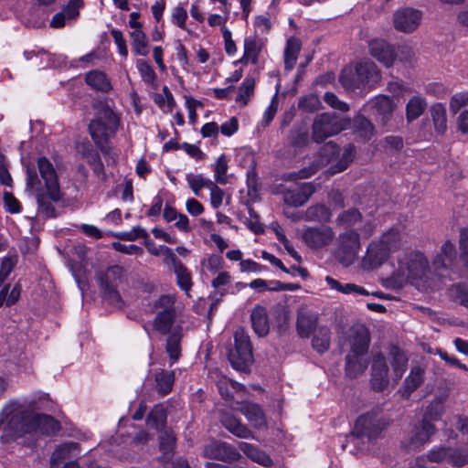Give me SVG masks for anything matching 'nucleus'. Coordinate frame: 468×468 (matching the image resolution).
I'll return each mask as SVG.
<instances>
[{"label": "nucleus", "mask_w": 468, "mask_h": 468, "mask_svg": "<svg viewBox=\"0 0 468 468\" xmlns=\"http://www.w3.org/2000/svg\"><path fill=\"white\" fill-rule=\"evenodd\" d=\"M355 155V147L348 145L345 148L342 154L341 160L337 163L334 168V173L341 172L345 170L348 165L353 161Z\"/></svg>", "instance_id": "69168bd1"}, {"label": "nucleus", "mask_w": 468, "mask_h": 468, "mask_svg": "<svg viewBox=\"0 0 468 468\" xmlns=\"http://www.w3.org/2000/svg\"><path fill=\"white\" fill-rule=\"evenodd\" d=\"M369 335L364 326L358 327L351 336V351L346 358V372L349 378H356L367 367V352Z\"/></svg>", "instance_id": "39448f33"}, {"label": "nucleus", "mask_w": 468, "mask_h": 468, "mask_svg": "<svg viewBox=\"0 0 468 468\" xmlns=\"http://www.w3.org/2000/svg\"><path fill=\"white\" fill-rule=\"evenodd\" d=\"M300 51V45L294 39L287 41L284 50V67L285 69L291 70L297 60L298 53Z\"/></svg>", "instance_id": "a18cd8bd"}, {"label": "nucleus", "mask_w": 468, "mask_h": 468, "mask_svg": "<svg viewBox=\"0 0 468 468\" xmlns=\"http://www.w3.org/2000/svg\"><path fill=\"white\" fill-rule=\"evenodd\" d=\"M79 451V444L77 442H66L58 446L51 455V463L58 464L65 459L70 457V452Z\"/></svg>", "instance_id": "37998d69"}, {"label": "nucleus", "mask_w": 468, "mask_h": 468, "mask_svg": "<svg viewBox=\"0 0 468 468\" xmlns=\"http://www.w3.org/2000/svg\"><path fill=\"white\" fill-rule=\"evenodd\" d=\"M234 340L235 347L230 350L229 360L235 369L244 371L253 359L250 337L243 330H238Z\"/></svg>", "instance_id": "1a4fd4ad"}, {"label": "nucleus", "mask_w": 468, "mask_h": 468, "mask_svg": "<svg viewBox=\"0 0 468 468\" xmlns=\"http://www.w3.org/2000/svg\"><path fill=\"white\" fill-rule=\"evenodd\" d=\"M339 246H338V255L340 257V261L344 264L351 263L356 257L359 248V235L355 230H347L338 238Z\"/></svg>", "instance_id": "4468645a"}, {"label": "nucleus", "mask_w": 468, "mask_h": 468, "mask_svg": "<svg viewBox=\"0 0 468 468\" xmlns=\"http://www.w3.org/2000/svg\"><path fill=\"white\" fill-rule=\"evenodd\" d=\"M427 107L426 101L419 96L412 97L406 107L407 119L412 121L420 117Z\"/></svg>", "instance_id": "a19ab883"}, {"label": "nucleus", "mask_w": 468, "mask_h": 468, "mask_svg": "<svg viewBox=\"0 0 468 468\" xmlns=\"http://www.w3.org/2000/svg\"><path fill=\"white\" fill-rule=\"evenodd\" d=\"M123 268L119 265L109 267L106 271L97 274L100 288L103 292L104 298L112 304L121 303V296L116 290L122 282Z\"/></svg>", "instance_id": "9d476101"}, {"label": "nucleus", "mask_w": 468, "mask_h": 468, "mask_svg": "<svg viewBox=\"0 0 468 468\" xmlns=\"http://www.w3.org/2000/svg\"><path fill=\"white\" fill-rule=\"evenodd\" d=\"M251 324L254 332L261 337L265 336L270 330V324L266 308L257 305L250 314Z\"/></svg>", "instance_id": "bb28decb"}, {"label": "nucleus", "mask_w": 468, "mask_h": 468, "mask_svg": "<svg viewBox=\"0 0 468 468\" xmlns=\"http://www.w3.org/2000/svg\"><path fill=\"white\" fill-rule=\"evenodd\" d=\"M173 271L176 274V285L185 292L187 296H190L189 292L193 286L190 271L184 264L177 266Z\"/></svg>", "instance_id": "f704fd0d"}, {"label": "nucleus", "mask_w": 468, "mask_h": 468, "mask_svg": "<svg viewBox=\"0 0 468 468\" xmlns=\"http://www.w3.org/2000/svg\"><path fill=\"white\" fill-rule=\"evenodd\" d=\"M318 170V165L312 164L309 166L303 167L297 172L287 173L283 176V179L295 181L298 179H304L314 176Z\"/></svg>", "instance_id": "5fc2aeb1"}, {"label": "nucleus", "mask_w": 468, "mask_h": 468, "mask_svg": "<svg viewBox=\"0 0 468 468\" xmlns=\"http://www.w3.org/2000/svg\"><path fill=\"white\" fill-rule=\"evenodd\" d=\"M331 211L324 205H315L307 208L305 212V219L309 221L326 222L331 218Z\"/></svg>", "instance_id": "4c0bfd02"}, {"label": "nucleus", "mask_w": 468, "mask_h": 468, "mask_svg": "<svg viewBox=\"0 0 468 468\" xmlns=\"http://www.w3.org/2000/svg\"><path fill=\"white\" fill-rule=\"evenodd\" d=\"M187 12L181 6L176 5L172 9L171 22L183 30H186Z\"/></svg>", "instance_id": "052dcab7"}, {"label": "nucleus", "mask_w": 468, "mask_h": 468, "mask_svg": "<svg viewBox=\"0 0 468 468\" xmlns=\"http://www.w3.org/2000/svg\"><path fill=\"white\" fill-rule=\"evenodd\" d=\"M468 463V449L451 448L450 464L461 467Z\"/></svg>", "instance_id": "0e129e2a"}, {"label": "nucleus", "mask_w": 468, "mask_h": 468, "mask_svg": "<svg viewBox=\"0 0 468 468\" xmlns=\"http://www.w3.org/2000/svg\"><path fill=\"white\" fill-rule=\"evenodd\" d=\"M403 239V234L399 228H391L384 232L379 239L386 247H389L390 250H394L399 247Z\"/></svg>", "instance_id": "79ce46f5"}, {"label": "nucleus", "mask_w": 468, "mask_h": 468, "mask_svg": "<svg viewBox=\"0 0 468 468\" xmlns=\"http://www.w3.org/2000/svg\"><path fill=\"white\" fill-rule=\"evenodd\" d=\"M262 42L256 36H250L244 38V52L242 58L239 60L241 64L249 62L256 65L259 61V56L262 49Z\"/></svg>", "instance_id": "5701e85b"}, {"label": "nucleus", "mask_w": 468, "mask_h": 468, "mask_svg": "<svg viewBox=\"0 0 468 468\" xmlns=\"http://www.w3.org/2000/svg\"><path fill=\"white\" fill-rule=\"evenodd\" d=\"M435 426L422 420L418 425H415L410 432L407 447L410 450H419L430 441V438L435 433Z\"/></svg>", "instance_id": "dca6fc26"}, {"label": "nucleus", "mask_w": 468, "mask_h": 468, "mask_svg": "<svg viewBox=\"0 0 468 468\" xmlns=\"http://www.w3.org/2000/svg\"><path fill=\"white\" fill-rule=\"evenodd\" d=\"M254 89L255 80L253 78H246L239 88L236 102L241 106L247 105L254 94Z\"/></svg>", "instance_id": "58836bf2"}, {"label": "nucleus", "mask_w": 468, "mask_h": 468, "mask_svg": "<svg viewBox=\"0 0 468 468\" xmlns=\"http://www.w3.org/2000/svg\"><path fill=\"white\" fill-rule=\"evenodd\" d=\"M388 367L382 354L374 356L370 383L374 390L381 391L388 385Z\"/></svg>", "instance_id": "f3484780"}, {"label": "nucleus", "mask_w": 468, "mask_h": 468, "mask_svg": "<svg viewBox=\"0 0 468 468\" xmlns=\"http://www.w3.org/2000/svg\"><path fill=\"white\" fill-rule=\"evenodd\" d=\"M180 341L181 334L179 332L172 333L166 342V352L174 361H176L180 356Z\"/></svg>", "instance_id": "3c124183"}, {"label": "nucleus", "mask_w": 468, "mask_h": 468, "mask_svg": "<svg viewBox=\"0 0 468 468\" xmlns=\"http://www.w3.org/2000/svg\"><path fill=\"white\" fill-rule=\"evenodd\" d=\"M321 101L318 96L308 94L299 99L298 108L307 112H314L320 109Z\"/></svg>", "instance_id": "603ef678"}, {"label": "nucleus", "mask_w": 468, "mask_h": 468, "mask_svg": "<svg viewBox=\"0 0 468 468\" xmlns=\"http://www.w3.org/2000/svg\"><path fill=\"white\" fill-rule=\"evenodd\" d=\"M346 127V122L335 113H321L315 116L312 125V139L317 144L336 135Z\"/></svg>", "instance_id": "6e6552de"}, {"label": "nucleus", "mask_w": 468, "mask_h": 468, "mask_svg": "<svg viewBox=\"0 0 468 468\" xmlns=\"http://www.w3.org/2000/svg\"><path fill=\"white\" fill-rule=\"evenodd\" d=\"M228 171V162L225 155H220L214 166L215 179L219 184H226V174Z\"/></svg>", "instance_id": "680f3d73"}, {"label": "nucleus", "mask_w": 468, "mask_h": 468, "mask_svg": "<svg viewBox=\"0 0 468 468\" xmlns=\"http://www.w3.org/2000/svg\"><path fill=\"white\" fill-rule=\"evenodd\" d=\"M174 380L175 377L172 371L162 370L155 376L158 389L163 395H166L172 390Z\"/></svg>", "instance_id": "49530a36"}, {"label": "nucleus", "mask_w": 468, "mask_h": 468, "mask_svg": "<svg viewBox=\"0 0 468 468\" xmlns=\"http://www.w3.org/2000/svg\"><path fill=\"white\" fill-rule=\"evenodd\" d=\"M24 57L27 60L33 58H37L40 57L39 62L35 63L37 69H45L47 67H57L64 62V58L61 55L50 54L43 49L39 50H26Z\"/></svg>", "instance_id": "4be33fe9"}, {"label": "nucleus", "mask_w": 468, "mask_h": 468, "mask_svg": "<svg viewBox=\"0 0 468 468\" xmlns=\"http://www.w3.org/2000/svg\"><path fill=\"white\" fill-rule=\"evenodd\" d=\"M317 315L309 310H300L297 314V332L301 337H309L314 330Z\"/></svg>", "instance_id": "a878e982"}, {"label": "nucleus", "mask_w": 468, "mask_h": 468, "mask_svg": "<svg viewBox=\"0 0 468 468\" xmlns=\"http://www.w3.org/2000/svg\"><path fill=\"white\" fill-rule=\"evenodd\" d=\"M186 181L189 185V187L193 191L196 196H199L200 191L203 187L209 188L212 186L213 181L210 179L205 178L202 175L193 176L187 175Z\"/></svg>", "instance_id": "09e8293b"}, {"label": "nucleus", "mask_w": 468, "mask_h": 468, "mask_svg": "<svg viewBox=\"0 0 468 468\" xmlns=\"http://www.w3.org/2000/svg\"><path fill=\"white\" fill-rule=\"evenodd\" d=\"M424 369L420 367H414L411 368L410 375L404 381L403 394L410 396L416 390L424 380Z\"/></svg>", "instance_id": "473e14b6"}, {"label": "nucleus", "mask_w": 468, "mask_h": 468, "mask_svg": "<svg viewBox=\"0 0 468 468\" xmlns=\"http://www.w3.org/2000/svg\"><path fill=\"white\" fill-rule=\"evenodd\" d=\"M450 447H434L427 454V458L433 463L447 462L450 463Z\"/></svg>", "instance_id": "13d9d810"}, {"label": "nucleus", "mask_w": 468, "mask_h": 468, "mask_svg": "<svg viewBox=\"0 0 468 468\" xmlns=\"http://www.w3.org/2000/svg\"><path fill=\"white\" fill-rule=\"evenodd\" d=\"M460 257L468 265V228L463 229L459 238Z\"/></svg>", "instance_id": "774afa93"}, {"label": "nucleus", "mask_w": 468, "mask_h": 468, "mask_svg": "<svg viewBox=\"0 0 468 468\" xmlns=\"http://www.w3.org/2000/svg\"><path fill=\"white\" fill-rule=\"evenodd\" d=\"M369 52L386 67H391L396 59V53L391 45L383 39H375L369 43Z\"/></svg>", "instance_id": "aec40b11"}, {"label": "nucleus", "mask_w": 468, "mask_h": 468, "mask_svg": "<svg viewBox=\"0 0 468 468\" xmlns=\"http://www.w3.org/2000/svg\"><path fill=\"white\" fill-rule=\"evenodd\" d=\"M37 167L44 186H41L37 173L27 168V189L36 196L38 214L47 218H54L56 217L54 204L59 202L63 197L58 176L53 165L46 157L38 158Z\"/></svg>", "instance_id": "f03ea898"}, {"label": "nucleus", "mask_w": 468, "mask_h": 468, "mask_svg": "<svg viewBox=\"0 0 468 468\" xmlns=\"http://www.w3.org/2000/svg\"><path fill=\"white\" fill-rule=\"evenodd\" d=\"M204 454L207 458L222 461H234L239 456L235 449L226 443L218 441L207 444L204 449Z\"/></svg>", "instance_id": "412c9836"}, {"label": "nucleus", "mask_w": 468, "mask_h": 468, "mask_svg": "<svg viewBox=\"0 0 468 468\" xmlns=\"http://www.w3.org/2000/svg\"><path fill=\"white\" fill-rule=\"evenodd\" d=\"M455 259H456L455 245L452 241L446 240L441 245V247L440 249V252L434 258L433 266L437 270L448 269L452 265Z\"/></svg>", "instance_id": "b1692460"}, {"label": "nucleus", "mask_w": 468, "mask_h": 468, "mask_svg": "<svg viewBox=\"0 0 468 468\" xmlns=\"http://www.w3.org/2000/svg\"><path fill=\"white\" fill-rule=\"evenodd\" d=\"M354 127L356 133L363 140H368L373 135V125L367 119L361 115L355 118Z\"/></svg>", "instance_id": "de8ad7c7"}, {"label": "nucleus", "mask_w": 468, "mask_h": 468, "mask_svg": "<svg viewBox=\"0 0 468 468\" xmlns=\"http://www.w3.org/2000/svg\"><path fill=\"white\" fill-rule=\"evenodd\" d=\"M429 273L425 255L417 250L407 251L399 256L397 268L385 279L384 284L390 289H400L409 282L415 286L425 285Z\"/></svg>", "instance_id": "7ed1b4c3"}, {"label": "nucleus", "mask_w": 468, "mask_h": 468, "mask_svg": "<svg viewBox=\"0 0 468 468\" xmlns=\"http://www.w3.org/2000/svg\"><path fill=\"white\" fill-rule=\"evenodd\" d=\"M0 425L5 436L21 438L25 434L53 435L60 429L52 416L37 413L18 400L7 402L0 413Z\"/></svg>", "instance_id": "f257e3e1"}, {"label": "nucleus", "mask_w": 468, "mask_h": 468, "mask_svg": "<svg viewBox=\"0 0 468 468\" xmlns=\"http://www.w3.org/2000/svg\"><path fill=\"white\" fill-rule=\"evenodd\" d=\"M119 127V118L108 106L100 109L95 119L89 124L90 134L98 146H102L107 140L115 134Z\"/></svg>", "instance_id": "0eeeda50"}, {"label": "nucleus", "mask_w": 468, "mask_h": 468, "mask_svg": "<svg viewBox=\"0 0 468 468\" xmlns=\"http://www.w3.org/2000/svg\"><path fill=\"white\" fill-rule=\"evenodd\" d=\"M361 219V214L357 209L344 211L337 217V223L343 227L356 225Z\"/></svg>", "instance_id": "6e6d98bb"}, {"label": "nucleus", "mask_w": 468, "mask_h": 468, "mask_svg": "<svg viewBox=\"0 0 468 468\" xmlns=\"http://www.w3.org/2000/svg\"><path fill=\"white\" fill-rule=\"evenodd\" d=\"M393 379L399 381L407 369L408 358L403 351L397 346H392L389 351Z\"/></svg>", "instance_id": "cd10ccee"}, {"label": "nucleus", "mask_w": 468, "mask_h": 468, "mask_svg": "<svg viewBox=\"0 0 468 468\" xmlns=\"http://www.w3.org/2000/svg\"><path fill=\"white\" fill-rule=\"evenodd\" d=\"M301 238L311 250H320L333 241L335 233L331 227L325 225L305 227L302 230Z\"/></svg>", "instance_id": "f8f14e48"}, {"label": "nucleus", "mask_w": 468, "mask_h": 468, "mask_svg": "<svg viewBox=\"0 0 468 468\" xmlns=\"http://www.w3.org/2000/svg\"><path fill=\"white\" fill-rule=\"evenodd\" d=\"M379 79L380 75L376 64L366 60L357 63L355 69H345L339 77V81L345 89L355 90L377 83Z\"/></svg>", "instance_id": "423d86ee"}, {"label": "nucleus", "mask_w": 468, "mask_h": 468, "mask_svg": "<svg viewBox=\"0 0 468 468\" xmlns=\"http://www.w3.org/2000/svg\"><path fill=\"white\" fill-rule=\"evenodd\" d=\"M133 51L141 56L148 54L146 36L142 29L133 30L130 33Z\"/></svg>", "instance_id": "c03bdc74"}, {"label": "nucleus", "mask_w": 468, "mask_h": 468, "mask_svg": "<svg viewBox=\"0 0 468 468\" xmlns=\"http://www.w3.org/2000/svg\"><path fill=\"white\" fill-rule=\"evenodd\" d=\"M466 105H468V91L454 94L450 101V109L454 113Z\"/></svg>", "instance_id": "338daca9"}, {"label": "nucleus", "mask_w": 468, "mask_h": 468, "mask_svg": "<svg viewBox=\"0 0 468 468\" xmlns=\"http://www.w3.org/2000/svg\"><path fill=\"white\" fill-rule=\"evenodd\" d=\"M388 425V422L382 416L380 410H372L357 418L348 440L353 444H359L361 441L363 445L360 449L367 450L369 443L378 439Z\"/></svg>", "instance_id": "20e7f679"}, {"label": "nucleus", "mask_w": 468, "mask_h": 468, "mask_svg": "<svg viewBox=\"0 0 468 468\" xmlns=\"http://www.w3.org/2000/svg\"><path fill=\"white\" fill-rule=\"evenodd\" d=\"M315 191L316 186L313 182L303 183L294 189L285 190L283 192V201L292 207H301L308 201Z\"/></svg>", "instance_id": "6ab92c4d"}, {"label": "nucleus", "mask_w": 468, "mask_h": 468, "mask_svg": "<svg viewBox=\"0 0 468 468\" xmlns=\"http://www.w3.org/2000/svg\"><path fill=\"white\" fill-rule=\"evenodd\" d=\"M136 68L141 75L142 80L146 84H154L156 80V74L152 65L144 59H138L136 61Z\"/></svg>", "instance_id": "8fccbe9b"}, {"label": "nucleus", "mask_w": 468, "mask_h": 468, "mask_svg": "<svg viewBox=\"0 0 468 468\" xmlns=\"http://www.w3.org/2000/svg\"><path fill=\"white\" fill-rule=\"evenodd\" d=\"M443 411L442 400L441 399H434L431 404L427 408L425 415L422 420H427L431 423V421H436L440 420Z\"/></svg>", "instance_id": "bf43d9fd"}, {"label": "nucleus", "mask_w": 468, "mask_h": 468, "mask_svg": "<svg viewBox=\"0 0 468 468\" xmlns=\"http://www.w3.org/2000/svg\"><path fill=\"white\" fill-rule=\"evenodd\" d=\"M431 115L436 132L442 134L447 129L445 107L441 103L432 105L431 107Z\"/></svg>", "instance_id": "72a5a7b5"}, {"label": "nucleus", "mask_w": 468, "mask_h": 468, "mask_svg": "<svg viewBox=\"0 0 468 468\" xmlns=\"http://www.w3.org/2000/svg\"><path fill=\"white\" fill-rule=\"evenodd\" d=\"M85 80L87 84L102 92H109L112 90V84L106 74L101 70H91L86 74Z\"/></svg>", "instance_id": "c756f323"}, {"label": "nucleus", "mask_w": 468, "mask_h": 468, "mask_svg": "<svg viewBox=\"0 0 468 468\" xmlns=\"http://www.w3.org/2000/svg\"><path fill=\"white\" fill-rule=\"evenodd\" d=\"M176 297L174 295H161L154 303L156 309H161L157 313L154 320V327L159 333L167 334L175 321L176 309H175Z\"/></svg>", "instance_id": "9b49d317"}, {"label": "nucleus", "mask_w": 468, "mask_h": 468, "mask_svg": "<svg viewBox=\"0 0 468 468\" xmlns=\"http://www.w3.org/2000/svg\"><path fill=\"white\" fill-rule=\"evenodd\" d=\"M312 346L318 353H324L330 346V330L327 327H319L314 331Z\"/></svg>", "instance_id": "e433bc0d"}, {"label": "nucleus", "mask_w": 468, "mask_h": 468, "mask_svg": "<svg viewBox=\"0 0 468 468\" xmlns=\"http://www.w3.org/2000/svg\"><path fill=\"white\" fill-rule=\"evenodd\" d=\"M422 19L420 11L404 7L397 10L393 15V26L397 31L402 33H412L420 26Z\"/></svg>", "instance_id": "ddd939ff"}, {"label": "nucleus", "mask_w": 468, "mask_h": 468, "mask_svg": "<svg viewBox=\"0 0 468 468\" xmlns=\"http://www.w3.org/2000/svg\"><path fill=\"white\" fill-rule=\"evenodd\" d=\"M452 295L461 305L468 307V284H456L452 288Z\"/></svg>", "instance_id": "e2e57ef3"}, {"label": "nucleus", "mask_w": 468, "mask_h": 468, "mask_svg": "<svg viewBox=\"0 0 468 468\" xmlns=\"http://www.w3.org/2000/svg\"><path fill=\"white\" fill-rule=\"evenodd\" d=\"M368 104L372 110H374L376 114L382 117L383 121L388 118L394 109L391 99L385 95L375 97Z\"/></svg>", "instance_id": "2f4dec72"}, {"label": "nucleus", "mask_w": 468, "mask_h": 468, "mask_svg": "<svg viewBox=\"0 0 468 468\" xmlns=\"http://www.w3.org/2000/svg\"><path fill=\"white\" fill-rule=\"evenodd\" d=\"M239 411L245 416L250 425L259 430L268 429L266 416L261 407L253 402L243 401L239 403Z\"/></svg>", "instance_id": "a211bd4d"}, {"label": "nucleus", "mask_w": 468, "mask_h": 468, "mask_svg": "<svg viewBox=\"0 0 468 468\" xmlns=\"http://www.w3.org/2000/svg\"><path fill=\"white\" fill-rule=\"evenodd\" d=\"M327 285L332 289L335 290L344 294H359V295H369L370 293L362 286L355 283H341L337 280L331 276L325 277Z\"/></svg>", "instance_id": "7c9ffc66"}, {"label": "nucleus", "mask_w": 468, "mask_h": 468, "mask_svg": "<svg viewBox=\"0 0 468 468\" xmlns=\"http://www.w3.org/2000/svg\"><path fill=\"white\" fill-rule=\"evenodd\" d=\"M160 449L165 453H171L176 444V436L172 431L161 430L160 434Z\"/></svg>", "instance_id": "4d7b16f0"}, {"label": "nucleus", "mask_w": 468, "mask_h": 468, "mask_svg": "<svg viewBox=\"0 0 468 468\" xmlns=\"http://www.w3.org/2000/svg\"><path fill=\"white\" fill-rule=\"evenodd\" d=\"M221 423L229 432L239 438L254 439L252 431L233 415H223Z\"/></svg>", "instance_id": "393cba45"}, {"label": "nucleus", "mask_w": 468, "mask_h": 468, "mask_svg": "<svg viewBox=\"0 0 468 468\" xmlns=\"http://www.w3.org/2000/svg\"><path fill=\"white\" fill-rule=\"evenodd\" d=\"M239 449L250 459L253 462L263 465L270 466L271 464V459L270 456L265 453L263 451L248 442H239Z\"/></svg>", "instance_id": "c85d7f7f"}, {"label": "nucleus", "mask_w": 468, "mask_h": 468, "mask_svg": "<svg viewBox=\"0 0 468 468\" xmlns=\"http://www.w3.org/2000/svg\"><path fill=\"white\" fill-rule=\"evenodd\" d=\"M290 144L296 149H302L309 144V134L305 125H301L291 131Z\"/></svg>", "instance_id": "ea45409f"}, {"label": "nucleus", "mask_w": 468, "mask_h": 468, "mask_svg": "<svg viewBox=\"0 0 468 468\" xmlns=\"http://www.w3.org/2000/svg\"><path fill=\"white\" fill-rule=\"evenodd\" d=\"M166 421V412L163 405H155L147 416V425L155 430H161Z\"/></svg>", "instance_id": "c9c22d12"}, {"label": "nucleus", "mask_w": 468, "mask_h": 468, "mask_svg": "<svg viewBox=\"0 0 468 468\" xmlns=\"http://www.w3.org/2000/svg\"><path fill=\"white\" fill-rule=\"evenodd\" d=\"M391 250L386 247L383 242L372 241L367 250V253L362 260V267L365 270H373L381 266L389 257Z\"/></svg>", "instance_id": "2eb2a0df"}, {"label": "nucleus", "mask_w": 468, "mask_h": 468, "mask_svg": "<svg viewBox=\"0 0 468 468\" xmlns=\"http://www.w3.org/2000/svg\"><path fill=\"white\" fill-rule=\"evenodd\" d=\"M114 237L121 240L133 241L139 238L147 239V231L140 226L133 227L129 231H121L114 234Z\"/></svg>", "instance_id": "864d4df0"}]
</instances>
